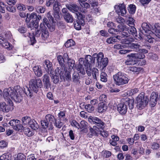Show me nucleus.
Returning <instances> with one entry per match:
<instances>
[{"label":"nucleus","instance_id":"1","mask_svg":"<svg viewBox=\"0 0 160 160\" xmlns=\"http://www.w3.org/2000/svg\"><path fill=\"white\" fill-rule=\"evenodd\" d=\"M29 88L27 87L28 91L26 92L18 85L15 86L13 88H5L3 91V97L5 99L8 100L11 98L16 102H20L22 99V94L23 93L25 92L27 96L31 97L33 95L32 91L37 93L39 88L43 86L41 80L38 78L31 79L29 82Z\"/></svg>","mask_w":160,"mask_h":160},{"label":"nucleus","instance_id":"2","mask_svg":"<svg viewBox=\"0 0 160 160\" xmlns=\"http://www.w3.org/2000/svg\"><path fill=\"white\" fill-rule=\"evenodd\" d=\"M65 6L67 9H68L72 12L76 13L78 19L74 24V28L77 30H80L81 26H83L85 24V15L78 12V7L74 3L70 2L66 4Z\"/></svg>","mask_w":160,"mask_h":160},{"label":"nucleus","instance_id":"3","mask_svg":"<svg viewBox=\"0 0 160 160\" xmlns=\"http://www.w3.org/2000/svg\"><path fill=\"white\" fill-rule=\"evenodd\" d=\"M134 104V99H130L128 98H127L125 100H122V102L118 104L117 109L121 114H124L127 112V105H128L129 109L131 110L133 108Z\"/></svg>","mask_w":160,"mask_h":160},{"label":"nucleus","instance_id":"4","mask_svg":"<svg viewBox=\"0 0 160 160\" xmlns=\"http://www.w3.org/2000/svg\"><path fill=\"white\" fill-rule=\"evenodd\" d=\"M93 56L96 59L98 68L103 70L107 66L108 62V58H104V55L102 52H100L98 54L95 53Z\"/></svg>","mask_w":160,"mask_h":160},{"label":"nucleus","instance_id":"5","mask_svg":"<svg viewBox=\"0 0 160 160\" xmlns=\"http://www.w3.org/2000/svg\"><path fill=\"white\" fill-rule=\"evenodd\" d=\"M115 83L117 85H123L128 83L129 79L123 73L119 72L113 76Z\"/></svg>","mask_w":160,"mask_h":160},{"label":"nucleus","instance_id":"6","mask_svg":"<svg viewBox=\"0 0 160 160\" xmlns=\"http://www.w3.org/2000/svg\"><path fill=\"white\" fill-rule=\"evenodd\" d=\"M148 98L147 96H145L143 93L140 94L137 97L136 103L138 108L141 110L148 104Z\"/></svg>","mask_w":160,"mask_h":160},{"label":"nucleus","instance_id":"7","mask_svg":"<svg viewBox=\"0 0 160 160\" xmlns=\"http://www.w3.org/2000/svg\"><path fill=\"white\" fill-rule=\"evenodd\" d=\"M48 20L46 18H44L43 19V22L41 23L40 25V29L42 32L41 37L44 40H46L49 36L48 30L46 26L48 27L50 26Z\"/></svg>","mask_w":160,"mask_h":160},{"label":"nucleus","instance_id":"8","mask_svg":"<svg viewBox=\"0 0 160 160\" xmlns=\"http://www.w3.org/2000/svg\"><path fill=\"white\" fill-rule=\"evenodd\" d=\"M96 58L91 56L90 55H87L85 56L84 59L83 58H80L79 60V62L81 63H82L85 67H92V64L95 63Z\"/></svg>","mask_w":160,"mask_h":160},{"label":"nucleus","instance_id":"9","mask_svg":"<svg viewBox=\"0 0 160 160\" xmlns=\"http://www.w3.org/2000/svg\"><path fill=\"white\" fill-rule=\"evenodd\" d=\"M62 15L65 20L67 22L72 23L73 21L72 15L68 12L67 8H63L62 10Z\"/></svg>","mask_w":160,"mask_h":160},{"label":"nucleus","instance_id":"10","mask_svg":"<svg viewBox=\"0 0 160 160\" xmlns=\"http://www.w3.org/2000/svg\"><path fill=\"white\" fill-rule=\"evenodd\" d=\"M41 19L42 17L40 15H37V13L33 12L30 14H27V18L26 19V21L29 22L31 19H35L34 21H33L35 22L36 27L37 26H38V22Z\"/></svg>","mask_w":160,"mask_h":160},{"label":"nucleus","instance_id":"11","mask_svg":"<svg viewBox=\"0 0 160 160\" xmlns=\"http://www.w3.org/2000/svg\"><path fill=\"white\" fill-rule=\"evenodd\" d=\"M116 12L118 15L123 16L126 13V10L125 5L124 3L116 5L114 7Z\"/></svg>","mask_w":160,"mask_h":160},{"label":"nucleus","instance_id":"12","mask_svg":"<svg viewBox=\"0 0 160 160\" xmlns=\"http://www.w3.org/2000/svg\"><path fill=\"white\" fill-rule=\"evenodd\" d=\"M65 68L64 66H61L57 68L55 70V73L56 75L59 76L60 78L62 80H65Z\"/></svg>","mask_w":160,"mask_h":160},{"label":"nucleus","instance_id":"13","mask_svg":"<svg viewBox=\"0 0 160 160\" xmlns=\"http://www.w3.org/2000/svg\"><path fill=\"white\" fill-rule=\"evenodd\" d=\"M127 29L126 32H123V35L125 36L126 37L129 36V35H132L134 37L137 36V31L136 28L134 26H127Z\"/></svg>","mask_w":160,"mask_h":160},{"label":"nucleus","instance_id":"14","mask_svg":"<svg viewBox=\"0 0 160 160\" xmlns=\"http://www.w3.org/2000/svg\"><path fill=\"white\" fill-rule=\"evenodd\" d=\"M100 128L96 126H94L93 128L90 127V133L88 134L89 137L92 138V136H98L100 132Z\"/></svg>","mask_w":160,"mask_h":160},{"label":"nucleus","instance_id":"15","mask_svg":"<svg viewBox=\"0 0 160 160\" xmlns=\"http://www.w3.org/2000/svg\"><path fill=\"white\" fill-rule=\"evenodd\" d=\"M43 86L45 88L48 89L51 86L48 74H46L42 77Z\"/></svg>","mask_w":160,"mask_h":160},{"label":"nucleus","instance_id":"16","mask_svg":"<svg viewBox=\"0 0 160 160\" xmlns=\"http://www.w3.org/2000/svg\"><path fill=\"white\" fill-rule=\"evenodd\" d=\"M52 63L48 60H46L44 64V66L45 69L48 74H52L53 72L52 70Z\"/></svg>","mask_w":160,"mask_h":160},{"label":"nucleus","instance_id":"17","mask_svg":"<svg viewBox=\"0 0 160 160\" xmlns=\"http://www.w3.org/2000/svg\"><path fill=\"white\" fill-rule=\"evenodd\" d=\"M78 1L82 7L80 8L81 12L84 13H85L86 9L89 8L90 7L89 4L84 1H81V0H78Z\"/></svg>","mask_w":160,"mask_h":160},{"label":"nucleus","instance_id":"18","mask_svg":"<svg viewBox=\"0 0 160 160\" xmlns=\"http://www.w3.org/2000/svg\"><path fill=\"white\" fill-rule=\"evenodd\" d=\"M158 97V94L154 92H152L150 98V102L152 105L155 106L156 104Z\"/></svg>","mask_w":160,"mask_h":160},{"label":"nucleus","instance_id":"19","mask_svg":"<svg viewBox=\"0 0 160 160\" xmlns=\"http://www.w3.org/2000/svg\"><path fill=\"white\" fill-rule=\"evenodd\" d=\"M92 120L93 123L96 124L98 127L102 130L104 125L103 122L99 118L96 117H94V118Z\"/></svg>","mask_w":160,"mask_h":160},{"label":"nucleus","instance_id":"20","mask_svg":"<svg viewBox=\"0 0 160 160\" xmlns=\"http://www.w3.org/2000/svg\"><path fill=\"white\" fill-rule=\"evenodd\" d=\"M142 33L144 34V33H147L148 34H150L151 31L150 30V28L149 25L146 22H143L142 24Z\"/></svg>","mask_w":160,"mask_h":160},{"label":"nucleus","instance_id":"21","mask_svg":"<svg viewBox=\"0 0 160 160\" xmlns=\"http://www.w3.org/2000/svg\"><path fill=\"white\" fill-rule=\"evenodd\" d=\"M35 74L38 77H41L42 74V72L40 66H36L33 68Z\"/></svg>","mask_w":160,"mask_h":160},{"label":"nucleus","instance_id":"22","mask_svg":"<svg viewBox=\"0 0 160 160\" xmlns=\"http://www.w3.org/2000/svg\"><path fill=\"white\" fill-rule=\"evenodd\" d=\"M10 106L7 105L4 102H2L0 103V110L4 112H8L10 109Z\"/></svg>","mask_w":160,"mask_h":160},{"label":"nucleus","instance_id":"23","mask_svg":"<svg viewBox=\"0 0 160 160\" xmlns=\"http://www.w3.org/2000/svg\"><path fill=\"white\" fill-rule=\"evenodd\" d=\"M45 119L50 123L51 129H52V123L53 122H54L55 120V118L51 114H48L45 117Z\"/></svg>","mask_w":160,"mask_h":160},{"label":"nucleus","instance_id":"24","mask_svg":"<svg viewBox=\"0 0 160 160\" xmlns=\"http://www.w3.org/2000/svg\"><path fill=\"white\" fill-rule=\"evenodd\" d=\"M128 45V47L131 49H133V51L137 52H138L140 47V45L138 43L129 42Z\"/></svg>","mask_w":160,"mask_h":160},{"label":"nucleus","instance_id":"25","mask_svg":"<svg viewBox=\"0 0 160 160\" xmlns=\"http://www.w3.org/2000/svg\"><path fill=\"white\" fill-rule=\"evenodd\" d=\"M111 138L112 139L110 140L109 142L111 145L115 146L117 144V142L119 140V138L115 135H112Z\"/></svg>","mask_w":160,"mask_h":160},{"label":"nucleus","instance_id":"26","mask_svg":"<svg viewBox=\"0 0 160 160\" xmlns=\"http://www.w3.org/2000/svg\"><path fill=\"white\" fill-rule=\"evenodd\" d=\"M127 56H131L137 59H143L145 57V55L144 54L139 52L138 53H131L128 55Z\"/></svg>","mask_w":160,"mask_h":160},{"label":"nucleus","instance_id":"27","mask_svg":"<svg viewBox=\"0 0 160 160\" xmlns=\"http://www.w3.org/2000/svg\"><path fill=\"white\" fill-rule=\"evenodd\" d=\"M107 109V106L105 103H100L98 104L97 108L98 111L100 113L103 112Z\"/></svg>","mask_w":160,"mask_h":160},{"label":"nucleus","instance_id":"28","mask_svg":"<svg viewBox=\"0 0 160 160\" xmlns=\"http://www.w3.org/2000/svg\"><path fill=\"white\" fill-rule=\"evenodd\" d=\"M30 127L34 130H37L39 128V125L34 119H32L29 124Z\"/></svg>","mask_w":160,"mask_h":160},{"label":"nucleus","instance_id":"29","mask_svg":"<svg viewBox=\"0 0 160 160\" xmlns=\"http://www.w3.org/2000/svg\"><path fill=\"white\" fill-rule=\"evenodd\" d=\"M127 26L123 24H120L118 25L117 29L118 33L120 32H122V34H123V32H126V30L127 29Z\"/></svg>","mask_w":160,"mask_h":160},{"label":"nucleus","instance_id":"30","mask_svg":"<svg viewBox=\"0 0 160 160\" xmlns=\"http://www.w3.org/2000/svg\"><path fill=\"white\" fill-rule=\"evenodd\" d=\"M82 64H83L82 63H81V62H79V64L77 66L76 68L79 73L84 75L85 73V72L84 68L83 67Z\"/></svg>","mask_w":160,"mask_h":160},{"label":"nucleus","instance_id":"31","mask_svg":"<svg viewBox=\"0 0 160 160\" xmlns=\"http://www.w3.org/2000/svg\"><path fill=\"white\" fill-rule=\"evenodd\" d=\"M24 133L28 137H30L33 134L31 130L28 127H26L23 129Z\"/></svg>","mask_w":160,"mask_h":160},{"label":"nucleus","instance_id":"32","mask_svg":"<svg viewBox=\"0 0 160 160\" xmlns=\"http://www.w3.org/2000/svg\"><path fill=\"white\" fill-rule=\"evenodd\" d=\"M127 57H129V58L125 62V63L126 65H132L136 63L133 57L131 56Z\"/></svg>","mask_w":160,"mask_h":160},{"label":"nucleus","instance_id":"33","mask_svg":"<svg viewBox=\"0 0 160 160\" xmlns=\"http://www.w3.org/2000/svg\"><path fill=\"white\" fill-rule=\"evenodd\" d=\"M35 8L36 12L38 13H43L45 11V8L41 6L36 5Z\"/></svg>","mask_w":160,"mask_h":160},{"label":"nucleus","instance_id":"34","mask_svg":"<svg viewBox=\"0 0 160 160\" xmlns=\"http://www.w3.org/2000/svg\"><path fill=\"white\" fill-rule=\"evenodd\" d=\"M25 37L27 36L28 37L30 38L31 43L30 44L31 45H33V44L36 43V40L35 39L34 36L32 35H31L30 33L28 32L25 35H24Z\"/></svg>","mask_w":160,"mask_h":160},{"label":"nucleus","instance_id":"35","mask_svg":"<svg viewBox=\"0 0 160 160\" xmlns=\"http://www.w3.org/2000/svg\"><path fill=\"white\" fill-rule=\"evenodd\" d=\"M12 155L8 153H4L0 157V160H11Z\"/></svg>","mask_w":160,"mask_h":160},{"label":"nucleus","instance_id":"36","mask_svg":"<svg viewBox=\"0 0 160 160\" xmlns=\"http://www.w3.org/2000/svg\"><path fill=\"white\" fill-rule=\"evenodd\" d=\"M31 120V118L28 116L23 117L22 118V121L24 125L29 124Z\"/></svg>","mask_w":160,"mask_h":160},{"label":"nucleus","instance_id":"37","mask_svg":"<svg viewBox=\"0 0 160 160\" xmlns=\"http://www.w3.org/2000/svg\"><path fill=\"white\" fill-rule=\"evenodd\" d=\"M60 3L59 1L56 0L53 4V10L54 11H60L59 6H60Z\"/></svg>","mask_w":160,"mask_h":160},{"label":"nucleus","instance_id":"38","mask_svg":"<svg viewBox=\"0 0 160 160\" xmlns=\"http://www.w3.org/2000/svg\"><path fill=\"white\" fill-rule=\"evenodd\" d=\"M20 122L19 120L13 119L10 120L9 122V124L14 129L15 127H16L17 125L18 124V123H20Z\"/></svg>","mask_w":160,"mask_h":160},{"label":"nucleus","instance_id":"39","mask_svg":"<svg viewBox=\"0 0 160 160\" xmlns=\"http://www.w3.org/2000/svg\"><path fill=\"white\" fill-rule=\"evenodd\" d=\"M85 109L89 112H92L94 110L95 108L93 105L89 104L85 105Z\"/></svg>","mask_w":160,"mask_h":160},{"label":"nucleus","instance_id":"40","mask_svg":"<svg viewBox=\"0 0 160 160\" xmlns=\"http://www.w3.org/2000/svg\"><path fill=\"white\" fill-rule=\"evenodd\" d=\"M72 79L74 82H79L80 79L79 73L77 72H74L72 75Z\"/></svg>","mask_w":160,"mask_h":160},{"label":"nucleus","instance_id":"41","mask_svg":"<svg viewBox=\"0 0 160 160\" xmlns=\"http://www.w3.org/2000/svg\"><path fill=\"white\" fill-rule=\"evenodd\" d=\"M54 121V125L58 128H60L63 125V123L61 122L60 119H55Z\"/></svg>","mask_w":160,"mask_h":160},{"label":"nucleus","instance_id":"42","mask_svg":"<svg viewBox=\"0 0 160 160\" xmlns=\"http://www.w3.org/2000/svg\"><path fill=\"white\" fill-rule=\"evenodd\" d=\"M51 74H52V75H51V77L52 82L55 84H57L59 82V76L56 75L55 74V75L54 74H52V73Z\"/></svg>","mask_w":160,"mask_h":160},{"label":"nucleus","instance_id":"43","mask_svg":"<svg viewBox=\"0 0 160 160\" xmlns=\"http://www.w3.org/2000/svg\"><path fill=\"white\" fill-rule=\"evenodd\" d=\"M68 65L70 69H72L74 68L75 66L74 61L71 59H69L68 60Z\"/></svg>","mask_w":160,"mask_h":160},{"label":"nucleus","instance_id":"44","mask_svg":"<svg viewBox=\"0 0 160 160\" xmlns=\"http://www.w3.org/2000/svg\"><path fill=\"white\" fill-rule=\"evenodd\" d=\"M75 44V42L72 39L68 40L65 44V46L67 48H69L73 46Z\"/></svg>","mask_w":160,"mask_h":160},{"label":"nucleus","instance_id":"45","mask_svg":"<svg viewBox=\"0 0 160 160\" xmlns=\"http://www.w3.org/2000/svg\"><path fill=\"white\" fill-rule=\"evenodd\" d=\"M134 20L132 18L129 17L127 20L126 23L129 27L133 26L132 25H134Z\"/></svg>","mask_w":160,"mask_h":160},{"label":"nucleus","instance_id":"46","mask_svg":"<svg viewBox=\"0 0 160 160\" xmlns=\"http://www.w3.org/2000/svg\"><path fill=\"white\" fill-rule=\"evenodd\" d=\"M87 122L84 120L81 121L80 124V129L83 130L87 128Z\"/></svg>","mask_w":160,"mask_h":160},{"label":"nucleus","instance_id":"47","mask_svg":"<svg viewBox=\"0 0 160 160\" xmlns=\"http://www.w3.org/2000/svg\"><path fill=\"white\" fill-rule=\"evenodd\" d=\"M136 9V7L133 4L130 5L128 8V11L129 13L133 14L134 13Z\"/></svg>","mask_w":160,"mask_h":160},{"label":"nucleus","instance_id":"48","mask_svg":"<svg viewBox=\"0 0 160 160\" xmlns=\"http://www.w3.org/2000/svg\"><path fill=\"white\" fill-rule=\"evenodd\" d=\"M100 80L103 82H106L107 81V75L106 73L102 72L100 75Z\"/></svg>","mask_w":160,"mask_h":160},{"label":"nucleus","instance_id":"49","mask_svg":"<svg viewBox=\"0 0 160 160\" xmlns=\"http://www.w3.org/2000/svg\"><path fill=\"white\" fill-rule=\"evenodd\" d=\"M57 58L59 64L61 65V66H64V63L65 60H64L62 56L61 55H58V56Z\"/></svg>","mask_w":160,"mask_h":160},{"label":"nucleus","instance_id":"50","mask_svg":"<svg viewBox=\"0 0 160 160\" xmlns=\"http://www.w3.org/2000/svg\"><path fill=\"white\" fill-rule=\"evenodd\" d=\"M14 160H26V157L23 154L19 153Z\"/></svg>","mask_w":160,"mask_h":160},{"label":"nucleus","instance_id":"51","mask_svg":"<svg viewBox=\"0 0 160 160\" xmlns=\"http://www.w3.org/2000/svg\"><path fill=\"white\" fill-rule=\"evenodd\" d=\"M156 29L155 31V34L158 38H160V26L157 25L155 26Z\"/></svg>","mask_w":160,"mask_h":160},{"label":"nucleus","instance_id":"52","mask_svg":"<svg viewBox=\"0 0 160 160\" xmlns=\"http://www.w3.org/2000/svg\"><path fill=\"white\" fill-rule=\"evenodd\" d=\"M7 10L12 13H14L16 12V8L15 7L11 5L7 6L6 7Z\"/></svg>","mask_w":160,"mask_h":160},{"label":"nucleus","instance_id":"53","mask_svg":"<svg viewBox=\"0 0 160 160\" xmlns=\"http://www.w3.org/2000/svg\"><path fill=\"white\" fill-rule=\"evenodd\" d=\"M0 43L6 48H8L10 47V43L8 42H6V40L5 39L4 42H2L1 41H0Z\"/></svg>","mask_w":160,"mask_h":160},{"label":"nucleus","instance_id":"54","mask_svg":"<svg viewBox=\"0 0 160 160\" xmlns=\"http://www.w3.org/2000/svg\"><path fill=\"white\" fill-rule=\"evenodd\" d=\"M145 39L147 42L149 43H153L154 41V38L151 36L148 35H146Z\"/></svg>","mask_w":160,"mask_h":160},{"label":"nucleus","instance_id":"55","mask_svg":"<svg viewBox=\"0 0 160 160\" xmlns=\"http://www.w3.org/2000/svg\"><path fill=\"white\" fill-rule=\"evenodd\" d=\"M71 124L72 126L78 129L80 128V124L75 120H73L71 121Z\"/></svg>","mask_w":160,"mask_h":160},{"label":"nucleus","instance_id":"56","mask_svg":"<svg viewBox=\"0 0 160 160\" xmlns=\"http://www.w3.org/2000/svg\"><path fill=\"white\" fill-rule=\"evenodd\" d=\"M116 39H115L114 37H111L109 38H108L107 39L106 42L109 44L113 43V42H116Z\"/></svg>","mask_w":160,"mask_h":160},{"label":"nucleus","instance_id":"57","mask_svg":"<svg viewBox=\"0 0 160 160\" xmlns=\"http://www.w3.org/2000/svg\"><path fill=\"white\" fill-rule=\"evenodd\" d=\"M129 70L130 71L136 72L140 71L141 70V68L139 67L133 66L130 67Z\"/></svg>","mask_w":160,"mask_h":160},{"label":"nucleus","instance_id":"58","mask_svg":"<svg viewBox=\"0 0 160 160\" xmlns=\"http://www.w3.org/2000/svg\"><path fill=\"white\" fill-rule=\"evenodd\" d=\"M48 122L46 119L41 121V124L44 128H46L49 125Z\"/></svg>","mask_w":160,"mask_h":160},{"label":"nucleus","instance_id":"59","mask_svg":"<svg viewBox=\"0 0 160 160\" xmlns=\"http://www.w3.org/2000/svg\"><path fill=\"white\" fill-rule=\"evenodd\" d=\"M47 17L50 22L52 23H53L54 18L51 15V13L50 12H49L47 13Z\"/></svg>","mask_w":160,"mask_h":160},{"label":"nucleus","instance_id":"60","mask_svg":"<svg viewBox=\"0 0 160 160\" xmlns=\"http://www.w3.org/2000/svg\"><path fill=\"white\" fill-rule=\"evenodd\" d=\"M108 32L110 34H118L117 29H115L113 28H110L108 29Z\"/></svg>","mask_w":160,"mask_h":160},{"label":"nucleus","instance_id":"61","mask_svg":"<svg viewBox=\"0 0 160 160\" xmlns=\"http://www.w3.org/2000/svg\"><path fill=\"white\" fill-rule=\"evenodd\" d=\"M65 78H66V80L67 81H69L71 79V77L70 75V73L69 71H67V69L66 70H65Z\"/></svg>","mask_w":160,"mask_h":160},{"label":"nucleus","instance_id":"62","mask_svg":"<svg viewBox=\"0 0 160 160\" xmlns=\"http://www.w3.org/2000/svg\"><path fill=\"white\" fill-rule=\"evenodd\" d=\"M88 2L93 7L98 6V2L95 0H88Z\"/></svg>","mask_w":160,"mask_h":160},{"label":"nucleus","instance_id":"63","mask_svg":"<svg viewBox=\"0 0 160 160\" xmlns=\"http://www.w3.org/2000/svg\"><path fill=\"white\" fill-rule=\"evenodd\" d=\"M149 58L154 60H156L158 59V57L155 54L149 53L148 55Z\"/></svg>","mask_w":160,"mask_h":160},{"label":"nucleus","instance_id":"64","mask_svg":"<svg viewBox=\"0 0 160 160\" xmlns=\"http://www.w3.org/2000/svg\"><path fill=\"white\" fill-rule=\"evenodd\" d=\"M18 30L20 33H24L26 32L27 28L25 27H20L18 28Z\"/></svg>","mask_w":160,"mask_h":160}]
</instances>
